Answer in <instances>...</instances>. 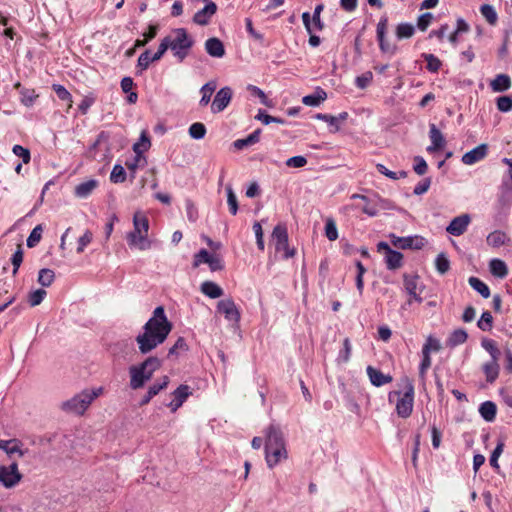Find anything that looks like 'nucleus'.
<instances>
[{
  "label": "nucleus",
  "mask_w": 512,
  "mask_h": 512,
  "mask_svg": "<svg viewBox=\"0 0 512 512\" xmlns=\"http://www.w3.org/2000/svg\"><path fill=\"white\" fill-rule=\"evenodd\" d=\"M422 359L419 365V377L421 380H425L426 373L428 369L431 367L432 360L429 354L428 348H422L421 350Z\"/></svg>",
  "instance_id": "ea45409f"
},
{
  "label": "nucleus",
  "mask_w": 512,
  "mask_h": 512,
  "mask_svg": "<svg viewBox=\"0 0 512 512\" xmlns=\"http://www.w3.org/2000/svg\"><path fill=\"white\" fill-rule=\"evenodd\" d=\"M488 154V145L480 144L472 150L466 152L462 156V162L465 165H473L481 160H483Z\"/></svg>",
  "instance_id": "aec40b11"
},
{
  "label": "nucleus",
  "mask_w": 512,
  "mask_h": 512,
  "mask_svg": "<svg viewBox=\"0 0 512 512\" xmlns=\"http://www.w3.org/2000/svg\"><path fill=\"white\" fill-rule=\"evenodd\" d=\"M422 57L427 62V70L432 73H436L441 68L442 62L434 54L423 53Z\"/></svg>",
  "instance_id": "49530a36"
},
{
  "label": "nucleus",
  "mask_w": 512,
  "mask_h": 512,
  "mask_svg": "<svg viewBox=\"0 0 512 512\" xmlns=\"http://www.w3.org/2000/svg\"><path fill=\"white\" fill-rule=\"evenodd\" d=\"M468 334L464 329H455L447 339V346L454 348L467 341Z\"/></svg>",
  "instance_id": "e433bc0d"
},
{
  "label": "nucleus",
  "mask_w": 512,
  "mask_h": 512,
  "mask_svg": "<svg viewBox=\"0 0 512 512\" xmlns=\"http://www.w3.org/2000/svg\"><path fill=\"white\" fill-rule=\"evenodd\" d=\"M351 199H361V200H363L366 204L362 208V211H363V213L367 214L368 216L374 217V216H376L378 214L379 209H378L377 204L371 205L370 204V199L367 196L362 195V194H353L351 196Z\"/></svg>",
  "instance_id": "a19ab883"
},
{
  "label": "nucleus",
  "mask_w": 512,
  "mask_h": 512,
  "mask_svg": "<svg viewBox=\"0 0 512 512\" xmlns=\"http://www.w3.org/2000/svg\"><path fill=\"white\" fill-rule=\"evenodd\" d=\"M435 268L441 275L446 274L450 269V260L443 252L439 253L435 259Z\"/></svg>",
  "instance_id": "a18cd8bd"
},
{
  "label": "nucleus",
  "mask_w": 512,
  "mask_h": 512,
  "mask_svg": "<svg viewBox=\"0 0 512 512\" xmlns=\"http://www.w3.org/2000/svg\"><path fill=\"white\" fill-rule=\"evenodd\" d=\"M403 285L405 292L410 296V299L407 301L408 305H411L412 301L422 303L421 293L424 290V285L420 283L419 275L404 274Z\"/></svg>",
  "instance_id": "9d476101"
},
{
  "label": "nucleus",
  "mask_w": 512,
  "mask_h": 512,
  "mask_svg": "<svg viewBox=\"0 0 512 512\" xmlns=\"http://www.w3.org/2000/svg\"><path fill=\"white\" fill-rule=\"evenodd\" d=\"M413 170L418 175H424L428 170V165L426 160L422 156L414 157V165Z\"/></svg>",
  "instance_id": "774afa93"
},
{
  "label": "nucleus",
  "mask_w": 512,
  "mask_h": 512,
  "mask_svg": "<svg viewBox=\"0 0 512 512\" xmlns=\"http://www.w3.org/2000/svg\"><path fill=\"white\" fill-rule=\"evenodd\" d=\"M149 220L147 216L137 211L133 215V230L128 232L126 240L130 248L145 251L152 248L153 241L148 238Z\"/></svg>",
  "instance_id": "7ed1b4c3"
},
{
  "label": "nucleus",
  "mask_w": 512,
  "mask_h": 512,
  "mask_svg": "<svg viewBox=\"0 0 512 512\" xmlns=\"http://www.w3.org/2000/svg\"><path fill=\"white\" fill-rule=\"evenodd\" d=\"M265 460L269 468H274L281 461L286 460L288 452L281 429L275 425H270L266 432L265 441Z\"/></svg>",
  "instance_id": "f03ea898"
},
{
  "label": "nucleus",
  "mask_w": 512,
  "mask_h": 512,
  "mask_svg": "<svg viewBox=\"0 0 512 512\" xmlns=\"http://www.w3.org/2000/svg\"><path fill=\"white\" fill-rule=\"evenodd\" d=\"M391 243L399 249H421L423 247V238L419 236L399 237L395 234L390 235Z\"/></svg>",
  "instance_id": "2eb2a0df"
},
{
  "label": "nucleus",
  "mask_w": 512,
  "mask_h": 512,
  "mask_svg": "<svg viewBox=\"0 0 512 512\" xmlns=\"http://www.w3.org/2000/svg\"><path fill=\"white\" fill-rule=\"evenodd\" d=\"M468 283L483 298L490 297V289H489L488 285L485 282H483L481 279H479L477 277H474V276H471L468 279Z\"/></svg>",
  "instance_id": "4c0bfd02"
},
{
  "label": "nucleus",
  "mask_w": 512,
  "mask_h": 512,
  "mask_svg": "<svg viewBox=\"0 0 512 512\" xmlns=\"http://www.w3.org/2000/svg\"><path fill=\"white\" fill-rule=\"evenodd\" d=\"M99 182L95 179H90L84 182L79 183L74 190V194L76 197L85 199L89 197L92 192L98 187Z\"/></svg>",
  "instance_id": "a878e982"
},
{
  "label": "nucleus",
  "mask_w": 512,
  "mask_h": 512,
  "mask_svg": "<svg viewBox=\"0 0 512 512\" xmlns=\"http://www.w3.org/2000/svg\"><path fill=\"white\" fill-rule=\"evenodd\" d=\"M325 235L330 241H335L338 238L337 226L332 219H328L325 223Z\"/></svg>",
  "instance_id": "69168bd1"
},
{
  "label": "nucleus",
  "mask_w": 512,
  "mask_h": 512,
  "mask_svg": "<svg viewBox=\"0 0 512 512\" xmlns=\"http://www.w3.org/2000/svg\"><path fill=\"white\" fill-rule=\"evenodd\" d=\"M429 138L431 140V145L427 147V151L429 153L440 150L444 147L445 138L434 123H430L429 125Z\"/></svg>",
  "instance_id": "412c9836"
},
{
  "label": "nucleus",
  "mask_w": 512,
  "mask_h": 512,
  "mask_svg": "<svg viewBox=\"0 0 512 512\" xmlns=\"http://www.w3.org/2000/svg\"><path fill=\"white\" fill-rule=\"evenodd\" d=\"M255 118L261 121L263 124L268 125L271 123L284 124L285 120L282 118L274 117L266 113L265 110L260 109Z\"/></svg>",
  "instance_id": "6e6d98bb"
},
{
  "label": "nucleus",
  "mask_w": 512,
  "mask_h": 512,
  "mask_svg": "<svg viewBox=\"0 0 512 512\" xmlns=\"http://www.w3.org/2000/svg\"><path fill=\"white\" fill-rule=\"evenodd\" d=\"M377 251L385 254V264L388 270H396L402 266L403 254L393 250L388 243L381 241L377 244Z\"/></svg>",
  "instance_id": "9b49d317"
},
{
  "label": "nucleus",
  "mask_w": 512,
  "mask_h": 512,
  "mask_svg": "<svg viewBox=\"0 0 512 512\" xmlns=\"http://www.w3.org/2000/svg\"><path fill=\"white\" fill-rule=\"evenodd\" d=\"M470 222L471 217L469 214L459 215L451 220L446 227V232L452 236H461L467 231Z\"/></svg>",
  "instance_id": "dca6fc26"
},
{
  "label": "nucleus",
  "mask_w": 512,
  "mask_h": 512,
  "mask_svg": "<svg viewBox=\"0 0 512 512\" xmlns=\"http://www.w3.org/2000/svg\"><path fill=\"white\" fill-rule=\"evenodd\" d=\"M201 292L209 298L216 299L224 294L223 289L213 281H204L200 286Z\"/></svg>",
  "instance_id": "c85d7f7f"
},
{
  "label": "nucleus",
  "mask_w": 512,
  "mask_h": 512,
  "mask_svg": "<svg viewBox=\"0 0 512 512\" xmlns=\"http://www.w3.org/2000/svg\"><path fill=\"white\" fill-rule=\"evenodd\" d=\"M217 312L223 314L225 319L238 323L241 318L240 311L232 298L220 300L217 303Z\"/></svg>",
  "instance_id": "ddd939ff"
},
{
  "label": "nucleus",
  "mask_w": 512,
  "mask_h": 512,
  "mask_svg": "<svg viewBox=\"0 0 512 512\" xmlns=\"http://www.w3.org/2000/svg\"><path fill=\"white\" fill-rule=\"evenodd\" d=\"M366 373L369 377L371 384L375 387H381L385 384L392 382L393 378L389 374H384L379 369L372 366L366 368Z\"/></svg>",
  "instance_id": "5701e85b"
},
{
  "label": "nucleus",
  "mask_w": 512,
  "mask_h": 512,
  "mask_svg": "<svg viewBox=\"0 0 512 512\" xmlns=\"http://www.w3.org/2000/svg\"><path fill=\"white\" fill-rule=\"evenodd\" d=\"M20 96L21 103L26 107L33 106L35 100L38 98V94H36L35 90L28 88H21Z\"/></svg>",
  "instance_id": "c03bdc74"
},
{
  "label": "nucleus",
  "mask_w": 512,
  "mask_h": 512,
  "mask_svg": "<svg viewBox=\"0 0 512 512\" xmlns=\"http://www.w3.org/2000/svg\"><path fill=\"white\" fill-rule=\"evenodd\" d=\"M480 13L490 25H495L498 21V15L495 8L490 4H483L480 7Z\"/></svg>",
  "instance_id": "79ce46f5"
},
{
  "label": "nucleus",
  "mask_w": 512,
  "mask_h": 512,
  "mask_svg": "<svg viewBox=\"0 0 512 512\" xmlns=\"http://www.w3.org/2000/svg\"><path fill=\"white\" fill-rule=\"evenodd\" d=\"M191 394V388L188 385L181 384L172 392L173 399L167 403V406L172 412H176Z\"/></svg>",
  "instance_id": "f3484780"
},
{
  "label": "nucleus",
  "mask_w": 512,
  "mask_h": 512,
  "mask_svg": "<svg viewBox=\"0 0 512 512\" xmlns=\"http://www.w3.org/2000/svg\"><path fill=\"white\" fill-rule=\"evenodd\" d=\"M232 98V90L229 87L221 88L215 95L212 105L211 111L213 113L222 112L230 103Z\"/></svg>",
  "instance_id": "a211bd4d"
},
{
  "label": "nucleus",
  "mask_w": 512,
  "mask_h": 512,
  "mask_svg": "<svg viewBox=\"0 0 512 512\" xmlns=\"http://www.w3.org/2000/svg\"><path fill=\"white\" fill-rule=\"evenodd\" d=\"M261 135V129H256L245 138L237 139L233 142V146L237 150H242L245 147L254 145L259 142Z\"/></svg>",
  "instance_id": "2f4dec72"
},
{
  "label": "nucleus",
  "mask_w": 512,
  "mask_h": 512,
  "mask_svg": "<svg viewBox=\"0 0 512 512\" xmlns=\"http://www.w3.org/2000/svg\"><path fill=\"white\" fill-rule=\"evenodd\" d=\"M477 326L482 331H490L493 326V317L489 311L482 313L480 319L477 322Z\"/></svg>",
  "instance_id": "4d7b16f0"
},
{
  "label": "nucleus",
  "mask_w": 512,
  "mask_h": 512,
  "mask_svg": "<svg viewBox=\"0 0 512 512\" xmlns=\"http://www.w3.org/2000/svg\"><path fill=\"white\" fill-rule=\"evenodd\" d=\"M133 151L135 153L134 158L130 161H126L125 165L128 170L135 173L140 166H144L146 164V158L143 155V150L140 149V143H135L133 145Z\"/></svg>",
  "instance_id": "cd10ccee"
},
{
  "label": "nucleus",
  "mask_w": 512,
  "mask_h": 512,
  "mask_svg": "<svg viewBox=\"0 0 512 512\" xmlns=\"http://www.w3.org/2000/svg\"><path fill=\"white\" fill-rule=\"evenodd\" d=\"M21 446V441L16 438L0 440V450H3L10 459H12L15 454H17L19 457H23L25 455V452L21 449Z\"/></svg>",
  "instance_id": "4be33fe9"
},
{
  "label": "nucleus",
  "mask_w": 512,
  "mask_h": 512,
  "mask_svg": "<svg viewBox=\"0 0 512 512\" xmlns=\"http://www.w3.org/2000/svg\"><path fill=\"white\" fill-rule=\"evenodd\" d=\"M206 263L209 265L211 271H219L223 269L222 260L210 254L206 249H201L194 255L193 266L198 267L200 264Z\"/></svg>",
  "instance_id": "4468645a"
},
{
  "label": "nucleus",
  "mask_w": 512,
  "mask_h": 512,
  "mask_svg": "<svg viewBox=\"0 0 512 512\" xmlns=\"http://www.w3.org/2000/svg\"><path fill=\"white\" fill-rule=\"evenodd\" d=\"M388 30V17L387 15H382L377 23L376 27V37L379 44V49L384 54H389L393 56L397 53V46L395 44H391L386 39V34Z\"/></svg>",
  "instance_id": "1a4fd4ad"
},
{
  "label": "nucleus",
  "mask_w": 512,
  "mask_h": 512,
  "mask_svg": "<svg viewBox=\"0 0 512 512\" xmlns=\"http://www.w3.org/2000/svg\"><path fill=\"white\" fill-rule=\"evenodd\" d=\"M155 60H152V55L150 50H145L143 53L140 54L137 60V68L140 69V71L146 70L151 62H154Z\"/></svg>",
  "instance_id": "680f3d73"
},
{
  "label": "nucleus",
  "mask_w": 512,
  "mask_h": 512,
  "mask_svg": "<svg viewBox=\"0 0 512 512\" xmlns=\"http://www.w3.org/2000/svg\"><path fill=\"white\" fill-rule=\"evenodd\" d=\"M47 292L44 289L32 291L28 296V302L31 307L39 305L46 297Z\"/></svg>",
  "instance_id": "bf43d9fd"
},
{
  "label": "nucleus",
  "mask_w": 512,
  "mask_h": 512,
  "mask_svg": "<svg viewBox=\"0 0 512 512\" xmlns=\"http://www.w3.org/2000/svg\"><path fill=\"white\" fill-rule=\"evenodd\" d=\"M206 5L199 11H197L193 17V22L205 26L209 24L211 17L217 11V5L211 0H204Z\"/></svg>",
  "instance_id": "6ab92c4d"
},
{
  "label": "nucleus",
  "mask_w": 512,
  "mask_h": 512,
  "mask_svg": "<svg viewBox=\"0 0 512 512\" xmlns=\"http://www.w3.org/2000/svg\"><path fill=\"white\" fill-rule=\"evenodd\" d=\"M404 382V392L393 391L389 393V401H392V397L397 395L401 396L396 403V412L397 415L401 418H408L413 411L414 405V384L409 378H405Z\"/></svg>",
  "instance_id": "0eeeda50"
},
{
  "label": "nucleus",
  "mask_w": 512,
  "mask_h": 512,
  "mask_svg": "<svg viewBox=\"0 0 512 512\" xmlns=\"http://www.w3.org/2000/svg\"><path fill=\"white\" fill-rule=\"evenodd\" d=\"M503 448H504L503 441H499L497 443L496 447L494 448L493 452L491 453L489 462H490L491 467L494 468L495 470H499L498 458L502 454Z\"/></svg>",
  "instance_id": "052dcab7"
},
{
  "label": "nucleus",
  "mask_w": 512,
  "mask_h": 512,
  "mask_svg": "<svg viewBox=\"0 0 512 512\" xmlns=\"http://www.w3.org/2000/svg\"><path fill=\"white\" fill-rule=\"evenodd\" d=\"M498 204L504 210H509L512 205V190L509 188H502L498 197Z\"/></svg>",
  "instance_id": "8fccbe9b"
},
{
  "label": "nucleus",
  "mask_w": 512,
  "mask_h": 512,
  "mask_svg": "<svg viewBox=\"0 0 512 512\" xmlns=\"http://www.w3.org/2000/svg\"><path fill=\"white\" fill-rule=\"evenodd\" d=\"M216 89V85L214 82H207L206 84H204L201 89H200V92L202 94V97L199 101V105L200 106H206L208 105V103L210 102L211 100V96L213 94V92L215 91Z\"/></svg>",
  "instance_id": "37998d69"
},
{
  "label": "nucleus",
  "mask_w": 512,
  "mask_h": 512,
  "mask_svg": "<svg viewBox=\"0 0 512 512\" xmlns=\"http://www.w3.org/2000/svg\"><path fill=\"white\" fill-rule=\"evenodd\" d=\"M168 47L179 63L189 55L195 41L185 28H177L165 37Z\"/></svg>",
  "instance_id": "20e7f679"
},
{
  "label": "nucleus",
  "mask_w": 512,
  "mask_h": 512,
  "mask_svg": "<svg viewBox=\"0 0 512 512\" xmlns=\"http://www.w3.org/2000/svg\"><path fill=\"white\" fill-rule=\"evenodd\" d=\"M483 373L485 374L486 381L493 383L499 376L500 365L498 361L489 360L482 366Z\"/></svg>",
  "instance_id": "7c9ffc66"
},
{
  "label": "nucleus",
  "mask_w": 512,
  "mask_h": 512,
  "mask_svg": "<svg viewBox=\"0 0 512 512\" xmlns=\"http://www.w3.org/2000/svg\"><path fill=\"white\" fill-rule=\"evenodd\" d=\"M189 135L191 138L200 140L203 139L206 135V127L201 122H195L189 127Z\"/></svg>",
  "instance_id": "3c124183"
},
{
  "label": "nucleus",
  "mask_w": 512,
  "mask_h": 512,
  "mask_svg": "<svg viewBox=\"0 0 512 512\" xmlns=\"http://www.w3.org/2000/svg\"><path fill=\"white\" fill-rule=\"evenodd\" d=\"M205 50L211 57L222 58L225 55V47L222 41L216 37L205 41Z\"/></svg>",
  "instance_id": "393cba45"
},
{
  "label": "nucleus",
  "mask_w": 512,
  "mask_h": 512,
  "mask_svg": "<svg viewBox=\"0 0 512 512\" xmlns=\"http://www.w3.org/2000/svg\"><path fill=\"white\" fill-rule=\"evenodd\" d=\"M188 350V345L183 337H179L175 344L169 349L168 355H178L180 352Z\"/></svg>",
  "instance_id": "338daca9"
},
{
  "label": "nucleus",
  "mask_w": 512,
  "mask_h": 512,
  "mask_svg": "<svg viewBox=\"0 0 512 512\" xmlns=\"http://www.w3.org/2000/svg\"><path fill=\"white\" fill-rule=\"evenodd\" d=\"M160 365V360L157 357H148L141 364L131 366L129 368L130 387L134 390L142 388Z\"/></svg>",
  "instance_id": "39448f33"
},
{
  "label": "nucleus",
  "mask_w": 512,
  "mask_h": 512,
  "mask_svg": "<svg viewBox=\"0 0 512 512\" xmlns=\"http://www.w3.org/2000/svg\"><path fill=\"white\" fill-rule=\"evenodd\" d=\"M42 232H43V229H42L41 225H37L36 227L33 228V230L31 231V233L29 234V236L26 240V244L29 248L35 247L40 242L41 237H42Z\"/></svg>",
  "instance_id": "864d4df0"
},
{
  "label": "nucleus",
  "mask_w": 512,
  "mask_h": 512,
  "mask_svg": "<svg viewBox=\"0 0 512 512\" xmlns=\"http://www.w3.org/2000/svg\"><path fill=\"white\" fill-rule=\"evenodd\" d=\"M373 79V74L371 71H366L360 76H357L355 79V85L359 89H365L369 86Z\"/></svg>",
  "instance_id": "e2e57ef3"
},
{
  "label": "nucleus",
  "mask_w": 512,
  "mask_h": 512,
  "mask_svg": "<svg viewBox=\"0 0 512 512\" xmlns=\"http://www.w3.org/2000/svg\"><path fill=\"white\" fill-rule=\"evenodd\" d=\"M245 26L246 31L254 40L259 42V44H261L262 46H268V44L264 43V35L254 29L252 20L250 18L245 19Z\"/></svg>",
  "instance_id": "5fc2aeb1"
},
{
  "label": "nucleus",
  "mask_w": 512,
  "mask_h": 512,
  "mask_svg": "<svg viewBox=\"0 0 512 512\" xmlns=\"http://www.w3.org/2000/svg\"><path fill=\"white\" fill-rule=\"evenodd\" d=\"M172 330V324L168 320L162 306L154 309L153 315L143 326V332L136 337L139 351L147 354L162 344Z\"/></svg>",
  "instance_id": "f257e3e1"
},
{
  "label": "nucleus",
  "mask_w": 512,
  "mask_h": 512,
  "mask_svg": "<svg viewBox=\"0 0 512 512\" xmlns=\"http://www.w3.org/2000/svg\"><path fill=\"white\" fill-rule=\"evenodd\" d=\"M487 244L493 248H499L505 245L509 238L507 234L501 230H495L488 234L486 238Z\"/></svg>",
  "instance_id": "473e14b6"
},
{
  "label": "nucleus",
  "mask_w": 512,
  "mask_h": 512,
  "mask_svg": "<svg viewBox=\"0 0 512 512\" xmlns=\"http://www.w3.org/2000/svg\"><path fill=\"white\" fill-rule=\"evenodd\" d=\"M102 393V388L92 390L85 389L73 396L71 399L62 402L61 409L66 413L83 415L91 403Z\"/></svg>",
  "instance_id": "423d86ee"
},
{
  "label": "nucleus",
  "mask_w": 512,
  "mask_h": 512,
  "mask_svg": "<svg viewBox=\"0 0 512 512\" xmlns=\"http://www.w3.org/2000/svg\"><path fill=\"white\" fill-rule=\"evenodd\" d=\"M125 180L126 171L124 167L121 164H115L110 174V181L112 183L118 184L123 183Z\"/></svg>",
  "instance_id": "09e8293b"
},
{
  "label": "nucleus",
  "mask_w": 512,
  "mask_h": 512,
  "mask_svg": "<svg viewBox=\"0 0 512 512\" xmlns=\"http://www.w3.org/2000/svg\"><path fill=\"white\" fill-rule=\"evenodd\" d=\"M479 413L485 421L492 422L496 418L497 406L492 401H485L480 405Z\"/></svg>",
  "instance_id": "72a5a7b5"
},
{
  "label": "nucleus",
  "mask_w": 512,
  "mask_h": 512,
  "mask_svg": "<svg viewBox=\"0 0 512 512\" xmlns=\"http://www.w3.org/2000/svg\"><path fill=\"white\" fill-rule=\"evenodd\" d=\"M52 89L60 100L67 102L69 107L72 106V95L63 85L53 84Z\"/></svg>",
  "instance_id": "603ef678"
},
{
  "label": "nucleus",
  "mask_w": 512,
  "mask_h": 512,
  "mask_svg": "<svg viewBox=\"0 0 512 512\" xmlns=\"http://www.w3.org/2000/svg\"><path fill=\"white\" fill-rule=\"evenodd\" d=\"M22 479V475L18 471V464L13 461L9 466H0V483L5 488H12Z\"/></svg>",
  "instance_id": "f8f14e48"
},
{
  "label": "nucleus",
  "mask_w": 512,
  "mask_h": 512,
  "mask_svg": "<svg viewBox=\"0 0 512 512\" xmlns=\"http://www.w3.org/2000/svg\"><path fill=\"white\" fill-rule=\"evenodd\" d=\"M489 268L491 274L497 278H505L508 274V267L501 259H492L489 263Z\"/></svg>",
  "instance_id": "f704fd0d"
},
{
  "label": "nucleus",
  "mask_w": 512,
  "mask_h": 512,
  "mask_svg": "<svg viewBox=\"0 0 512 512\" xmlns=\"http://www.w3.org/2000/svg\"><path fill=\"white\" fill-rule=\"evenodd\" d=\"M415 33V27L411 23L403 22L397 25L395 35L398 40L411 38Z\"/></svg>",
  "instance_id": "58836bf2"
},
{
  "label": "nucleus",
  "mask_w": 512,
  "mask_h": 512,
  "mask_svg": "<svg viewBox=\"0 0 512 512\" xmlns=\"http://www.w3.org/2000/svg\"><path fill=\"white\" fill-rule=\"evenodd\" d=\"M55 278L54 271L48 268H43L38 273V283L43 287H49Z\"/></svg>",
  "instance_id": "de8ad7c7"
},
{
  "label": "nucleus",
  "mask_w": 512,
  "mask_h": 512,
  "mask_svg": "<svg viewBox=\"0 0 512 512\" xmlns=\"http://www.w3.org/2000/svg\"><path fill=\"white\" fill-rule=\"evenodd\" d=\"M497 109L501 112H509L512 110V96H501L497 98Z\"/></svg>",
  "instance_id": "0e129e2a"
},
{
  "label": "nucleus",
  "mask_w": 512,
  "mask_h": 512,
  "mask_svg": "<svg viewBox=\"0 0 512 512\" xmlns=\"http://www.w3.org/2000/svg\"><path fill=\"white\" fill-rule=\"evenodd\" d=\"M493 92H505L511 87V79L507 74H498L491 82Z\"/></svg>",
  "instance_id": "c756f323"
},
{
  "label": "nucleus",
  "mask_w": 512,
  "mask_h": 512,
  "mask_svg": "<svg viewBox=\"0 0 512 512\" xmlns=\"http://www.w3.org/2000/svg\"><path fill=\"white\" fill-rule=\"evenodd\" d=\"M168 384H169L168 376H163L160 381H157L154 384H152L149 387L146 395L141 399L140 405L144 406V405L148 404L151 401V399L154 396H156L161 390L165 389L168 386Z\"/></svg>",
  "instance_id": "b1692460"
},
{
  "label": "nucleus",
  "mask_w": 512,
  "mask_h": 512,
  "mask_svg": "<svg viewBox=\"0 0 512 512\" xmlns=\"http://www.w3.org/2000/svg\"><path fill=\"white\" fill-rule=\"evenodd\" d=\"M272 240L275 243V249L277 252H284L283 257L285 259L291 258L295 254V250L289 247L288 243V232L285 224H277L272 232Z\"/></svg>",
  "instance_id": "6e6552de"
},
{
  "label": "nucleus",
  "mask_w": 512,
  "mask_h": 512,
  "mask_svg": "<svg viewBox=\"0 0 512 512\" xmlns=\"http://www.w3.org/2000/svg\"><path fill=\"white\" fill-rule=\"evenodd\" d=\"M481 346L485 351L489 353L490 360L499 361L501 357V351L493 339L483 338L481 340Z\"/></svg>",
  "instance_id": "c9c22d12"
},
{
  "label": "nucleus",
  "mask_w": 512,
  "mask_h": 512,
  "mask_svg": "<svg viewBox=\"0 0 512 512\" xmlns=\"http://www.w3.org/2000/svg\"><path fill=\"white\" fill-rule=\"evenodd\" d=\"M227 192V203L229 206V211L232 215H236L238 212V201L237 197L232 189V187L229 185L226 188Z\"/></svg>",
  "instance_id": "13d9d810"
},
{
  "label": "nucleus",
  "mask_w": 512,
  "mask_h": 512,
  "mask_svg": "<svg viewBox=\"0 0 512 512\" xmlns=\"http://www.w3.org/2000/svg\"><path fill=\"white\" fill-rule=\"evenodd\" d=\"M326 99L327 93L325 90L321 87H316L312 94L306 95L302 98V103L310 107H317Z\"/></svg>",
  "instance_id": "bb28decb"
}]
</instances>
